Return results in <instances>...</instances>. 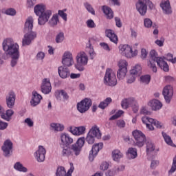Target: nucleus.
I'll use <instances>...</instances> for the list:
<instances>
[{
	"mask_svg": "<svg viewBox=\"0 0 176 176\" xmlns=\"http://www.w3.org/2000/svg\"><path fill=\"white\" fill-rule=\"evenodd\" d=\"M3 50L5 52L6 56L11 58L10 65L14 68L19 63L20 58V50L17 43H14L13 38H7L3 40L2 43Z\"/></svg>",
	"mask_w": 176,
	"mask_h": 176,
	"instance_id": "1",
	"label": "nucleus"
},
{
	"mask_svg": "<svg viewBox=\"0 0 176 176\" xmlns=\"http://www.w3.org/2000/svg\"><path fill=\"white\" fill-rule=\"evenodd\" d=\"M34 13L38 16V25H45L52 16V10H46V6L43 4H37L34 6Z\"/></svg>",
	"mask_w": 176,
	"mask_h": 176,
	"instance_id": "2",
	"label": "nucleus"
},
{
	"mask_svg": "<svg viewBox=\"0 0 176 176\" xmlns=\"http://www.w3.org/2000/svg\"><path fill=\"white\" fill-rule=\"evenodd\" d=\"M136 9L141 16H145L148 11V7L150 10H153L155 6L151 0H138L135 4Z\"/></svg>",
	"mask_w": 176,
	"mask_h": 176,
	"instance_id": "3",
	"label": "nucleus"
},
{
	"mask_svg": "<svg viewBox=\"0 0 176 176\" xmlns=\"http://www.w3.org/2000/svg\"><path fill=\"white\" fill-rule=\"evenodd\" d=\"M76 60V64L75 65V68L80 72L85 71V65H87L89 61V58L87 57V55H86V53L80 52L78 54Z\"/></svg>",
	"mask_w": 176,
	"mask_h": 176,
	"instance_id": "4",
	"label": "nucleus"
},
{
	"mask_svg": "<svg viewBox=\"0 0 176 176\" xmlns=\"http://www.w3.org/2000/svg\"><path fill=\"white\" fill-rule=\"evenodd\" d=\"M104 83L107 86H116L118 85V80L116 79V75L113 73V71L111 69H107L105 75L104 77Z\"/></svg>",
	"mask_w": 176,
	"mask_h": 176,
	"instance_id": "5",
	"label": "nucleus"
},
{
	"mask_svg": "<svg viewBox=\"0 0 176 176\" xmlns=\"http://www.w3.org/2000/svg\"><path fill=\"white\" fill-rule=\"evenodd\" d=\"M85 146V137L79 138L76 142L71 145L72 156L78 157L82 152V148Z\"/></svg>",
	"mask_w": 176,
	"mask_h": 176,
	"instance_id": "6",
	"label": "nucleus"
},
{
	"mask_svg": "<svg viewBox=\"0 0 176 176\" xmlns=\"http://www.w3.org/2000/svg\"><path fill=\"white\" fill-rule=\"evenodd\" d=\"M91 105H93L91 99L90 98H85L77 103V109L80 113H85V112L90 109Z\"/></svg>",
	"mask_w": 176,
	"mask_h": 176,
	"instance_id": "7",
	"label": "nucleus"
},
{
	"mask_svg": "<svg viewBox=\"0 0 176 176\" xmlns=\"http://www.w3.org/2000/svg\"><path fill=\"white\" fill-rule=\"evenodd\" d=\"M132 135L135 138L134 144L135 146H138V148H142V146L145 144V135L138 130L133 131L132 132Z\"/></svg>",
	"mask_w": 176,
	"mask_h": 176,
	"instance_id": "8",
	"label": "nucleus"
},
{
	"mask_svg": "<svg viewBox=\"0 0 176 176\" xmlns=\"http://www.w3.org/2000/svg\"><path fill=\"white\" fill-rule=\"evenodd\" d=\"M150 56V68H151L153 72H157V67H156V63L160 60V58H162V57H159V54L155 50H152L149 54Z\"/></svg>",
	"mask_w": 176,
	"mask_h": 176,
	"instance_id": "9",
	"label": "nucleus"
},
{
	"mask_svg": "<svg viewBox=\"0 0 176 176\" xmlns=\"http://www.w3.org/2000/svg\"><path fill=\"white\" fill-rule=\"evenodd\" d=\"M129 64L126 60H121L118 63L119 69L117 72V78L118 79H124L127 74V66Z\"/></svg>",
	"mask_w": 176,
	"mask_h": 176,
	"instance_id": "10",
	"label": "nucleus"
},
{
	"mask_svg": "<svg viewBox=\"0 0 176 176\" xmlns=\"http://www.w3.org/2000/svg\"><path fill=\"white\" fill-rule=\"evenodd\" d=\"M1 151H3L5 157H10L13 153V142L9 139L5 140L1 146Z\"/></svg>",
	"mask_w": 176,
	"mask_h": 176,
	"instance_id": "11",
	"label": "nucleus"
},
{
	"mask_svg": "<svg viewBox=\"0 0 176 176\" xmlns=\"http://www.w3.org/2000/svg\"><path fill=\"white\" fill-rule=\"evenodd\" d=\"M37 34L36 32H25L23 38L22 39V46H30L32 41L36 39Z\"/></svg>",
	"mask_w": 176,
	"mask_h": 176,
	"instance_id": "12",
	"label": "nucleus"
},
{
	"mask_svg": "<svg viewBox=\"0 0 176 176\" xmlns=\"http://www.w3.org/2000/svg\"><path fill=\"white\" fill-rule=\"evenodd\" d=\"M162 95L164 96L166 104H170V102H171L173 96H174L173 87L171 85L165 86L162 91Z\"/></svg>",
	"mask_w": 176,
	"mask_h": 176,
	"instance_id": "13",
	"label": "nucleus"
},
{
	"mask_svg": "<svg viewBox=\"0 0 176 176\" xmlns=\"http://www.w3.org/2000/svg\"><path fill=\"white\" fill-rule=\"evenodd\" d=\"M104 146V143H97L92 146V148L89 152V159L90 162H93L94 158L97 155H98V152H100V149H102Z\"/></svg>",
	"mask_w": 176,
	"mask_h": 176,
	"instance_id": "14",
	"label": "nucleus"
},
{
	"mask_svg": "<svg viewBox=\"0 0 176 176\" xmlns=\"http://www.w3.org/2000/svg\"><path fill=\"white\" fill-rule=\"evenodd\" d=\"M62 64L63 67H69L74 65V58L72 54L69 52H65L62 58Z\"/></svg>",
	"mask_w": 176,
	"mask_h": 176,
	"instance_id": "15",
	"label": "nucleus"
},
{
	"mask_svg": "<svg viewBox=\"0 0 176 176\" xmlns=\"http://www.w3.org/2000/svg\"><path fill=\"white\" fill-rule=\"evenodd\" d=\"M74 143V139L71 138L69 134L67 133H63L60 134V146L64 148V146H69L71 144Z\"/></svg>",
	"mask_w": 176,
	"mask_h": 176,
	"instance_id": "16",
	"label": "nucleus"
},
{
	"mask_svg": "<svg viewBox=\"0 0 176 176\" xmlns=\"http://www.w3.org/2000/svg\"><path fill=\"white\" fill-rule=\"evenodd\" d=\"M120 52L122 56H124L127 58H131L133 54V48L129 45H120L119 46Z\"/></svg>",
	"mask_w": 176,
	"mask_h": 176,
	"instance_id": "17",
	"label": "nucleus"
},
{
	"mask_svg": "<svg viewBox=\"0 0 176 176\" xmlns=\"http://www.w3.org/2000/svg\"><path fill=\"white\" fill-rule=\"evenodd\" d=\"M46 155V149L43 148V146H39L38 151H36L34 153L35 157L38 162V163H42V162H45V159Z\"/></svg>",
	"mask_w": 176,
	"mask_h": 176,
	"instance_id": "18",
	"label": "nucleus"
},
{
	"mask_svg": "<svg viewBox=\"0 0 176 176\" xmlns=\"http://www.w3.org/2000/svg\"><path fill=\"white\" fill-rule=\"evenodd\" d=\"M6 102L8 108L12 109L14 107L16 102V94L14 91H10L8 96L6 97Z\"/></svg>",
	"mask_w": 176,
	"mask_h": 176,
	"instance_id": "19",
	"label": "nucleus"
},
{
	"mask_svg": "<svg viewBox=\"0 0 176 176\" xmlns=\"http://www.w3.org/2000/svg\"><path fill=\"white\" fill-rule=\"evenodd\" d=\"M41 91L43 94H49L52 91V84L47 78H44L41 84Z\"/></svg>",
	"mask_w": 176,
	"mask_h": 176,
	"instance_id": "20",
	"label": "nucleus"
},
{
	"mask_svg": "<svg viewBox=\"0 0 176 176\" xmlns=\"http://www.w3.org/2000/svg\"><path fill=\"white\" fill-rule=\"evenodd\" d=\"M41 100H42V96L38 94L36 91H33L32 94V99L30 100V105L32 107H36L41 104Z\"/></svg>",
	"mask_w": 176,
	"mask_h": 176,
	"instance_id": "21",
	"label": "nucleus"
},
{
	"mask_svg": "<svg viewBox=\"0 0 176 176\" xmlns=\"http://www.w3.org/2000/svg\"><path fill=\"white\" fill-rule=\"evenodd\" d=\"M58 73L62 79H67L71 74L69 69L65 66H59L58 67Z\"/></svg>",
	"mask_w": 176,
	"mask_h": 176,
	"instance_id": "22",
	"label": "nucleus"
},
{
	"mask_svg": "<svg viewBox=\"0 0 176 176\" xmlns=\"http://www.w3.org/2000/svg\"><path fill=\"white\" fill-rule=\"evenodd\" d=\"M160 8L163 10L164 14H171L173 11L171 10V6L170 5V1H162L160 4Z\"/></svg>",
	"mask_w": 176,
	"mask_h": 176,
	"instance_id": "23",
	"label": "nucleus"
},
{
	"mask_svg": "<svg viewBox=\"0 0 176 176\" xmlns=\"http://www.w3.org/2000/svg\"><path fill=\"white\" fill-rule=\"evenodd\" d=\"M55 97L58 101H61V97H63V101H68L69 100V96L64 89L57 90L55 92Z\"/></svg>",
	"mask_w": 176,
	"mask_h": 176,
	"instance_id": "24",
	"label": "nucleus"
},
{
	"mask_svg": "<svg viewBox=\"0 0 176 176\" xmlns=\"http://www.w3.org/2000/svg\"><path fill=\"white\" fill-rule=\"evenodd\" d=\"M88 133L92 135L94 138H97V140H101V135H102V134L101 133V131L100 130V128H98L97 125L93 126L90 129Z\"/></svg>",
	"mask_w": 176,
	"mask_h": 176,
	"instance_id": "25",
	"label": "nucleus"
},
{
	"mask_svg": "<svg viewBox=\"0 0 176 176\" xmlns=\"http://www.w3.org/2000/svg\"><path fill=\"white\" fill-rule=\"evenodd\" d=\"M148 107H151L152 111H159L163 107V104L160 101L156 99H153L148 102Z\"/></svg>",
	"mask_w": 176,
	"mask_h": 176,
	"instance_id": "26",
	"label": "nucleus"
},
{
	"mask_svg": "<svg viewBox=\"0 0 176 176\" xmlns=\"http://www.w3.org/2000/svg\"><path fill=\"white\" fill-rule=\"evenodd\" d=\"M32 28H34V19L32 17H29L25 23L23 32H34Z\"/></svg>",
	"mask_w": 176,
	"mask_h": 176,
	"instance_id": "27",
	"label": "nucleus"
},
{
	"mask_svg": "<svg viewBox=\"0 0 176 176\" xmlns=\"http://www.w3.org/2000/svg\"><path fill=\"white\" fill-rule=\"evenodd\" d=\"M106 36L109 38L111 42L118 44V36L115 34V32L111 29H107L105 31Z\"/></svg>",
	"mask_w": 176,
	"mask_h": 176,
	"instance_id": "28",
	"label": "nucleus"
},
{
	"mask_svg": "<svg viewBox=\"0 0 176 176\" xmlns=\"http://www.w3.org/2000/svg\"><path fill=\"white\" fill-rule=\"evenodd\" d=\"M157 65H158L161 69H163L164 72H168V71H170V66H168L167 62L164 61L163 58L158 59Z\"/></svg>",
	"mask_w": 176,
	"mask_h": 176,
	"instance_id": "29",
	"label": "nucleus"
},
{
	"mask_svg": "<svg viewBox=\"0 0 176 176\" xmlns=\"http://www.w3.org/2000/svg\"><path fill=\"white\" fill-rule=\"evenodd\" d=\"M102 10L105 16H107V19H109V20L113 19V11H112L111 8L107 6H103L102 7Z\"/></svg>",
	"mask_w": 176,
	"mask_h": 176,
	"instance_id": "30",
	"label": "nucleus"
},
{
	"mask_svg": "<svg viewBox=\"0 0 176 176\" xmlns=\"http://www.w3.org/2000/svg\"><path fill=\"white\" fill-rule=\"evenodd\" d=\"M137 156H138V155L137 154V148L131 147L128 149L126 152L127 159L131 160V159L137 158Z\"/></svg>",
	"mask_w": 176,
	"mask_h": 176,
	"instance_id": "31",
	"label": "nucleus"
},
{
	"mask_svg": "<svg viewBox=\"0 0 176 176\" xmlns=\"http://www.w3.org/2000/svg\"><path fill=\"white\" fill-rule=\"evenodd\" d=\"M13 115H14V111L12 109L6 110V113L1 114V119L6 120V122H10Z\"/></svg>",
	"mask_w": 176,
	"mask_h": 176,
	"instance_id": "32",
	"label": "nucleus"
},
{
	"mask_svg": "<svg viewBox=\"0 0 176 176\" xmlns=\"http://www.w3.org/2000/svg\"><path fill=\"white\" fill-rule=\"evenodd\" d=\"M62 151V155L66 157H69V156H72V151L71 146H60Z\"/></svg>",
	"mask_w": 176,
	"mask_h": 176,
	"instance_id": "33",
	"label": "nucleus"
},
{
	"mask_svg": "<svg viewBox=\"0 0 176 176\" xmlns=\"http://www.w3.org/2000/svg\"><path fill=\"white\" fill-rule=\"evenodd\" d=\"M112 102V98L109 97L104 99L103 101L100 102L98 104V108L100 109H105V108H107V107L109 106V104Z\"/></svg>",
	"mask_w": 176,
	"mask_h": 176,
	"instance_id": "34",
	"label": "nucleus"
},
{
	"mask_svg": "<svg viewBox=\"0 0 176 176\" xmlns=\"http://www.w3.org/2000/svg\"><path fill=\"white\" fill-rule=\"evenodd\" d=\"M112 157L114 162H118L122 157H123V153L119 150H114L112 152Z\"/></svg>",
	"mask_w": 176,
	"mask_h": 176,
	"instance_id": "35",
	"label": "nucleus"
},
{
	"mask_svg": "<svg viewBox=\"0 0 176 176\" xmlns=\"http://www.w3.org/2000/svg\"><path fill=\"white\" fill-rule=\"evenodd\" d=\"M58 23H60V20H58V15L57 14H54L49 21V24L51 27H56Z\"/></svg>",
	"mask_w": 176,
	"mask_h": 176,
	"instance_id": "36",
	"label": "nucleus"
},
{
	"mask_svg": "<svg viewBox=\"0 0 176 176\" xmlns=\"http://www.w3.org/2000/svg\"><path fill=\"white\" fill-rule=\"evenodd\" d=\"M156 148V146H155V144H153V142H152V140H148L146 142V153H149L151 152H153V151H155V149Z\"/></svg>",
	"mask_w": 176,
	"mask_h": 176,
	"instance_id": "37",
	"label": "nucleus"
},
{
	"mask_svg": "<svg viewBox=\"0 0 176 176\" xmlns=\"http://www.w3.org/2000/svg\"><path fill=\"white\" fill-rule=\"evenodd\" d=\"M14 168L17 170V171H21L22 173H27V171H28L27 168L24 167L20 162L15 163L14 165Z\"/></svg>",
	"mask_w": 176,
	"mask_h": 176,
	"instance_id": "38",
	"label": "nucleus"
},
{
	"mask_svg": "<svg viewBox=\"0 0 176 176\" xmlns=\"http://www.w3.org/2000/svg\"><path fill=\"white\" fill-rule=\"evenodd\" d=\"M65 39V36H64V32H60L58 34H56L55 42L56 43H63Z\"/></svg>",
	"mask_w": 176,
	"mask_h": 176,
	"instance_id": "39",
	"label": "nucleus"
},
{
	"mask_svg": "<svg viewBox=\"0 0 176 176\" xmlns=\"http://www.w3.org/2000/svg\"><path fill=\"white\" fill-rule=\"evenodd\" d=\"M51 127L54 130V131H63L64 126L61 124L52 123L51 124Z\"/></svg>",
	"mask_w": 176,
	"mask_h": 176,
	"instance_id": "40",
	"label": "nucleus"
},
{
	"mask_svg": "<svg viewBox=\"0 0 176 176\" xmlns=\"http://www.w3.org/2000/svg\"><path fill=\"white\" fill-rule=\"evenodd\" d=\"M96 141V138L91 135L90 133H87L86 138H85V142H87L89 145H93Z\"/></svg>",
	"mask_w": 176,
	"mask_h": 176,
	"instance_id": "41",
	"label": "nucleus"
},
{
	"mask_svg": "<svg viewBox=\"0 0 176 176\" xmlns=\"http://www.w3.org/2000/svg\"><path fill=\"white\" fill-rule=\"evenodd\" d=\"M66 171L64 166H58L56 169V176H65Z\"/></svg>",
	"mask_w": 176,
	"mask_h": 176,
	"instance_id": "42",
	"label": "nucleus"
},
{
	"mask_svg": "<svg viewBox=\"0 0 176 176\" xmlns=\"http://www.w3.org/2000/svg\"><path fill=\"white\" fill-rule=\"evenodd\" d=\"M84 6L89 12V13H91V14L96 16V11L94 10V8H93V6L90 5V3H89L88 2L84 3Z\"/></svg>",
	"mask_w": 176,
	"mask_h": 176,
	"instance_id": "43",
	"label": "nucleus"
},
{
	"mask_svg": "<svg viewBox=\"0 0 176 176\" xmlns=\"http://www.w3.org/2000/svg\"><path fill=\"white\" fill-rule=\"evenodd\" d=\"M140 82L144 83V85H149V82H151V75L147 74L142 76L140 77Z\"/></svg>",
	"mask_w": 176,
	"mask_h": 176,
	"instance_id": "44",
	"label": "nucleus"
},
{
	"mask_svg": "<svg viewBox=\"0 0 176 176\" xmlns=\"http://www.w3.org/2000/svg\"><path fill=\"white\" fill-rule=\"evenodd\" d=\"M162 134L165 142H166L168 145L173 146V140H171V137H170V135H167V133L164 132H162Z\"/></svg>",
	"mask_w": 176,
	"mask_h": 176,
	"instance_id": "45",
	"label": "nucleus"
},
{
	"mask_svg": "<svg viewBox=\"0 0 176 176\" xmlns=\"http://www.w3.org/2000/svg\"><path fill=\"white\" fill-rule=\"evenodd\" d=\"M152 20H151V19L149 18H146L144 20V25L146 28H151V27H152Z\"/></svg>",
	"mask_w": 176,
	"mask_h": 176,
	"instance_id": "46",
	"label": "nucleus"
},
{
	"mask_svg": "<svg viewBox=\"0 0 176 176\" xmlns=\"http://www.w3.org/2000/svg\"><path fill=\"white\" fill-rule=\"evenodd\" d=\"M121 107L123 109H127L128 108L130 107V106L129 104V99L128 98H124V100H122Z\"/></svg>",
	"mask_w": 176,
	"mask_h": 176,
	"instance_id": "47",
	"label": "nucleus"
},
{
	"mask_svg": "<svg viewBox=\"0 0 176 176\" xmlns=\"http://www.w3.org/2000/svg\"><path fill=\"white\" fill-rule=\"evenodd\" d=\"M8 16H16V10L14 8H8L6 10L5 12Z\"/></svg>",
	"mask_w": 176,
	"mask_h": 176,
	"instance_id": "48",
	"label": "nucleus"
},
{
	"mask_svg": "<svg viewBox=\"0 0 176 176\" xmlns=\"http://www.w3.org/2000/svg\"><path fill=\"white\" fill-rule=\"evenodd\" d=\"M116 125L120 129H124V127H126V122L123 120H118L116 122Z\"/></svg>",
	"mask_w": 176,
	"mask_h": 176,
	"instance_id": "49",
	"label": "nucleus"
},
{
	"mask_svg": "<svg viewBox=\"0 0 176 176\" xmlns=\"http://www.w3.org/2000/svg\"><path fill=\"white\" fill-rule=\"evenodd\" d=\"M88 28H96V25L93 19H89L86 22Z\"/></svg>",
	"mask_w": 176,
	"mask_h": 176,
	"instance_id": "50",
	"label": "nucleus"
},
{
	"mask_svg": "<svg viewBox=\"0 0 176 176\" xmlns=\"http://www.w3.org/2000/svg\"><path fill=\"white\" fill-rule=\"evenodd\" d=\"M68 131L72 133V134H73L74 135H78V127L76 126H69Z\"/></svg>",
	"mask_w": 176,
	"mask_h": 176,
	"instance_id": "51",
	"label": "nucleus"
},
{
	"mask_svg": "<svg viewBox=\"0 0 176 176\" xmlns=\"http://www.w3.org/2000/svg\"><path fill=\"white\" fill-rule=\"evenodd\" d=\"M175 170H176V155L173 158L172 166H171V168L169 170V173L173 174V173H175Z\"/></svg>",
	"mask_w": 176,
	"mask_h": 176,
	"instance_id": "52",
	"label": "nucleus"
},
{
	"mask_svg": "<svg viewBox=\"0 0 176 176\" xmlns=\"http://www.w3.org/2000/svg\"><path fill=\"white\" fill-rule=\"evenodd\" d=\"M87 52H88L91 60H94V58L96 57V52H94V48H90L89 50H87Z\"/></svg>",
	"mask_w": 176,
	"mask_h": 176,
	"instance_id": "53",
	"label": "nucleus"
},
{
	"mask_svg": "<svg viewBox=\"0 0 176 176\" xmlns=\"http://www.w3.org/2000/svg\"><path fill=\"white\" fill-rule=\"evenodd\" d=\"M70 168L68 170L65 176H72V173H74V170H75V168L74 167V164L72 163H70Z\"/></svg>",
	"mask_w": 176,
	"mask_h": 176,
	"instance_id": "54",
	"label": "nucleus"
},
{
	"mask_svg": "<svg viewBox=\"0 0 176 176\" xmlns=\"http://www.w3.org/2000/svg\"><path fill=\"white\" fill-rule=\"evenodd\" d=\"M115 21L116 27H118V28H122V21L120 20V18L118 16L115 17Z\"/></svg>",
	"mask_w": 176,
	"mask_h": 176,
	"instance_id": "55",
	"label": "nucleus"
},
{
	"mask_svg": "<svg viewBox=\"0 0 176 176\" xmlns=\"http://www.w3.org/2000/svg\"><path fill=\"white\" fill-rule=\"evenodd\" d=\"M109 167V164L107 162H104L101 164L100 168L103 171H105V170H108V168Z\"/></svg>",
	"mask_w": 176,
	"mask_h": 176,
	"instance_id": "56",
	"label": "nucleus"
},
{
	"mask_svg": "<svg viewBox=\"0 0 176 176\" xmlns=\"http://www.w3.org/2000/svg\"><path fill=\"white\" fill-rule=\"evenodd\" d=\"M8 124L7 122L0 120V130H6L8 129Z\"/></svg>",
	"mask_w": 176,
	"mask_h": 176,
	"instance_id": "57",
	"label": "nucleus"
},
{
	"mask_svg": "<svg viewBox=\"0 0 176 176\" xmlns=\"http://www.w3.org/2000/svg\"><path fill=\"white\" fill-rule=\"evenodd\" d=\"M101 47L104 49V50H106L107 52H111V48H109V45H108L106 43H100Z\"/></svg>",
	"mask_w": 176,
	"mask_h": 176,
	"instance_id": "58",
	"label": "nucleus"
},
{
	"mask_svg": "<svg viewBox=\"0 0 176 176\" xmlns=\"http://www.w3.org/2000/svg\"><path fill=\"white\" fill-rule=\"evenodd\" d=\"M58 14L62 17L65 21H67V13L64 12L63 10H58Z\"/></svg>",
	"mask_w": 176,
	"mask_h": 176,
	"instance_id": "59",
	"label": "nucleus"
},
{
	"mask_svg": "<svg viewBox=\"0 0 176 176\" xmlns=\"http://www.w3.org/2000/svg\"><path fill=\"white\" fill-rule=\"evenodd\" d=\"M155 43L160 46V47H162L164 45V38H162L161 40H156Z\"/></svg>",
	"mask_w": 176,
	"mask_h": 176,
	"instance_id": "60",
	"label": "nucleus"
},
{
	"mask_svg": "<svg viewBox=\"0 0 176 176\" xmlns=\"http://www.w3.org/2000/svg\"><path fill=\"white\" fill-rule=\"evenodd\" d=\"M128 102L129 107H133V105H135V104L137 102V100H135V98H128Z\"/></svg>",
	"mask_w": 176,
	"mask_h": 176,
	"instance_id": "61",
	"label": "nucleus"
},
{
	"mask_svg": "<svg viewBox=\"0 0 176 176\" xmlns=\"http://www.w3.org/2000/svg\"><path fill=\"white\" fill-rule=\"evenodd\" d=\"M157 166H159V161H157V160H152L151 161V168H152L153 170V169L156 168V167H157Z\"/></svg>",
	"mask_w": 176,
	"mask_h": 176,
	"instance_id": "62",
	"label": "nucleus"
},
{
	"mask_svg": "<svg viewBox=\"0 0 176 176\" xmlns=\"http://www.w3.org/2000/svg\"><path fill=\"white\" fill-rule=\"evenodd\" d=\"M25 123H27L28 126H29V127H32L34 126V121H32V120H31V118H26L25 120Z\"/></svg>",
	"mask_w": 176,
	"mask_h": 176,
	"instance_id": "63",
	"label": "nucleus"
},
{
	"mask_svg": "<svg viewBox=\"0 0 176 176\" xmlns=\"http://www.w3.org/2000/svg\"><path fill=\"white\" fill-rule=\"evenodd\" d=\"M35 3H36V0H28V8H34Z\"/></svg>",
	"mask_w": 176,
	"mask_h": 176,
	"instance_id": "64",
	"label": "nucleus"
}]
</instances>
